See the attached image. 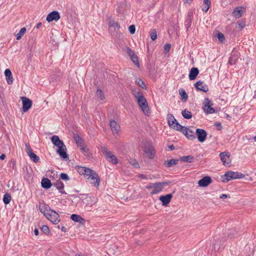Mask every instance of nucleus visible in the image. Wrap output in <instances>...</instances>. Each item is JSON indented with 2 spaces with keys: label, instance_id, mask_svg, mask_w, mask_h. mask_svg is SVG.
I'll list each match as a JSON object with an SVG mask.
<instances>
[{
  "label": "nucleus",
  "instance_id": "f257e3e1",
  "mask_svg": "<svg viewBox=\"0 0 256 256\" xmlns=\"http://www.w3.org/2000/svg\"><path fill=\"white\" fill-rule=\"evenodd\" d=\"M52 144L58 147L56 152L59 154L61 158L64 160L68 159V155L66 153V148L62 140H60L58 136L54 135L50 138Z\"/></svg>",
  "mask_w": 256,
  "mask_h": 256
},
{
  "label": "nucleus",
  "instance_id": "f03ea898",
  "mask_svg": "<svg viewBox=\"0 0 256 256\" xmlns=\"http://www.w3.org/2000/svg\"><path fill=\"white\" fill-rule=\"evenodd\" d=\"M39 209L46 218L54 224H56L60 221L58 214L55 210H52L48 205L44 206V210L40 208V206Z\"/></svg>",
  "mask_w": 256,
  "mask_h": 256
},
{
  "label": "nucleus",
  "instance_id": "7ed1b4c3",
  "mask_svg": "<svg viewBox=\"0 0 256 256\" xmlns=\"http://www.w3.org/2000/svg\"><path fill=\"white\" fill-rule=\"evenodd\" d=\"M136 97L139 106L144 114L148 116L150 114V110L146 98L141 92H138V96Z\"/></svg>",
  "mask_w": 256,
  "mask_h": 256
},
{
  "label": "nucleus",
  "instance_id": "20e7f679",
  "mask_svg": "<svg viewBox=\"0 0 256 256\" xmlns=\"http://www.w3.org/2000/svg\"><path fill=\"white\" fill-rule=\"evenodd\" d=\"M244 177V174L241 172L229 170L226 172L224 174L221 176V179L222 182L226 183L232 180L242 178Z\"/></svg>",
  "mask_w": 256,
  "mask_h": 256
},
{
  "label": "nucleus",
  "instance_id": "39448f33",
  "mask_svg": "<svg viewBox=\"0 0 256 256\" xmlns=\"http://www.w3.org/2000/svg\"><path fill=\"white\" fill-rule=\"evenodd\" d=\"M102 152L104 155L106 160L112 164H118V158L113 154L112 152L108 150V148L106 147L102 148Z\"/></svg>",
  "mask_w": 256,
  "mask_h": 256
},
{
  "label": "nucleus",
  "instance_id": "423d86ee",
  "mask_svg": "<svg viewBox=\"0 0 256 256\" xmlns=\"http://www.w3.org/2000/svg\"><path fill=\"white\" fill-rule=\"evenodd\" d=\"M22 100V110L23 112H27L32 106V101L30 98L22 96L20 98Z\"/></svg>",
  "mask_w": 256,
  "mask_h": 256
},
{
  "label": "nucleus",
  "instance_id": "0eeeda50",
  "mask_svg": "<svg viewBox=\"0 0 256 256\" xmlns=\"http://www.w3.org/2000/svg\"><path fill=\"white\" fill-rule=\"evenodd\" d=\"M26 152L30 159L35 163L38 162L40 160V158L33 152V150L30 146L28 144H26Z\"/></svg>",
  "mask_w": 256,
  "mask_h": 256
},
{
  "label": "nucleus",
  "instance_id": "6e6552de",
  "mask_svg": "<svg viewBox=\"0 0 256 256\" xmlns=\"http://www.w3.org/2000/svg\"><path fill=\"white\" fill-rule=\"evenodd\" d=\"M198 141L200 142H204L207 136V132L206 131L202 128H197L196 131Z\"/></svg>",
  "mask_w": 256,
  "mask_h": 256
},
{
  "label": "nucleus",
  "instance_id": "1a4fd4ad",
  "mask_svg": "<svg viewBox=\"0 0 256 256\" xmlns=\"http://www.w3.org/2000/svg\"><path fill=\"white\" fill-rule=\"evenodd\" d=\"M220 160L222 162L224 165L226 166H230L231 161L230 158V154L228 152H220Z\"/></svg>",
  "mask_w": 256,
  "mask_h": 256
},
{
  "label": "nucleus",
  "instance_id": "9d476101",
  "mask_svg": "<svg viewBox=\"0 0 256 256\" xmlns=\"http://www.w3.org/2000/svg\"><path fill=\"white\" fill-rule=\"evenodd\" d=\"M239 56L240 52L234 48L231 53L230 57L229 58L228 64L230 65L236 64L239 58Z\"/></svg>",
  "mask_w": 256,
  "mask_h": 256
},
{
  "label": "nucleus",
  "instance_id": "9b49d317",
  "mask_svg": "<svg viewBox=\"0 0 256 256\" xmlns=\"http://www.w3.org/2000/svg\"><path fill=\"white\" fill-rule=\"evenodd\" d=\"M172 197V194H168L160 196L159 200L162 202V206H166L170 203Z\"/></svg>",
  "mask_w": 256,
  "mask_h": 256
},
{
  "label": "nucleus",
  "instance_id": "f8f14e48",
  "mask_svg": "<svg viewBox=\"0 0 256 256\" xmlns=\"http://www.w3.org/2000/svg\"><path fill=\"white\" fill-rule=\"evenodd\" d=\"M60 13L58 11L54 10L48 14L46 20L48 22H50L54 20L56 22L60 20Z\"/></svg>",
  "mask_w": 256,
  "mask_h": 256
},
{
  "label": "nucleus",
  "instance_id": "ddd939ff",
  "mask_svg": "<svg viewBox=\"0 0 256 256\" xmlns=\"http://www.w3.org/2000/svg\"><path fill=\"white\" fill-rule=\"evenodd\" d=\"M212 182V179L210 176H205L200 180L198 184L200 187H206Z\"/></svg>",
  "mask_w": 256,
  "mask_h": 256
},
{
  "label": "nucleus",
  "instance_id": "4468645a",
  "mask_svg": "<svg viewBox=\"0 0 256 256\" xmlns=\"http://www.w3.org/2000/svg\"><path fill=\"white\" fill-rule=\"evenodd\" d=\"M246 8L242 6H238L236 7L232 12V16H234L236 18H240L244 12L245 11Z\"/></svg>",
  "mask_w": 256,
  "mask_h": 256
},
{
  "label": "nucleus",
  "instance_id": "2eb2a0df",
  "mask_svg": "<svg viewBox=\"0 0 256 256\" xmlns=\"http://www.w3.org/2000/svg\"><path fill=\"white\" fill-rule=\"evenodd\" d=\"M202 84L203 82L201 80L198 81L194 84L195 88L196 90L198 91H202L204 92H208V86L206 84L202 85Z\"/></svg>",
  "mask_w": 256,
  "mask_h": 256
},
{
  "label": "nucleus",
  "instance_id": "dca6fc26",
  "mask_svg": "<svg viewBox=\"0 0 256 256\" xmlns=\"http://www.w3.org/2000/svg\"><path fill=\"white\" fill-rule=\"evenodd\" d=\"M182 134L190 140H192L196 138V133L189 128H185V130H184V131L182 132Z\"/></svg>",
  "mask_w": 256,
  "mask_h": 256
},
{
  "label": "nucleus",
  "instance_id": "f3484780",
  "mask_svg": "<svg viewBox=\"0 0 256 256\" xmlns=\"http://www.w3.org/2000/svg\"><path fill=\"white\" fill-rule=\"evenodd\" d=\"M144 150V152L146 154L148 158L152 159L154 158L156 152L152 146H145Z\"/></svg>",
  "mask_w": 256,
  "mask_h": 256
},
{
  "label": "nucleus",
  "instance_id": "a211bd4d",
  "mask_svg": "<svg viewBox=\"0 0 256 256\" xmlns=\"http://www.w3.org/2000/svg\"><path fill=\"white\" fill-rule=\"evenodd\" d=\"M53 186L58 190L60 194H66L64 190V184L60 180H58L55 182L53 183Z\"/></svg>",
  "mask_w": 256,
  "mask_h": 256
},
{
  "label": "nucleus",
  "instance_id": "6ab92c4d",
  "mask_svg": "<svg viewBox=\"0 0 256 256\" xmlns=\"http://www.w3.org/2000/svg\"><path fill=\"white\" fill-rule=\"evenodd\" d=\"M110 127L114 134H118L120 129V126L114 120H111L110 122Z\"/></svg>",
  "mask_w": 256,
  "mask_h": 256
},
{
  "label": "nucleus",
  "instance_id": "aec40b11",
  "mask_svg": "<svg viewBox=\"0 0 256 256\" xmlns=\"http://www.w3.org/2000/svg\"><path fill=\"white\" fill-rule=\"evenodd\" d=\"M52 186H53V184L52 183L51 181L48 178H42L41 186L42 188L48 190Z\"/></svg>",
  "mask_w": 256,
  "mask_h": 256
},
{
  "label": "nucleus",
  "instance_id": "412c9836",
  "mask_svg": "<svg viewBox=\"0 0 256 256\" xmlns=\"http://www.w3.org/2000/svg\"><path fill=\"white\" fill-rule=\"evenodd\" d=\"M4 73L7 83L8 84H12L13 83L14 78L11 70L9 68H6Z\"/></svg>",
  "mask_w": 256,
  "mask_h": 256
},
{
  "label": "nucleus",
  "instance_id": "4be33fe9",
  "mask_svg": "<svg viewBox=\"0 0 256 256\" xmlns=\"http://www.w3.org/2000/svg\"><path fill=\"white\" fill-rule=\"evenodd\" d=\"M199 70L197 68H192L188 74L189 79L190 80H194L199 74Z\"/></svg>",
  "mask_w": 256,
  "mask_h": 256
},
{
  "label": "nucleus",
  "instance_id": "5701e85b",
  "mask_svg": "<svg viewBox=\"0 0 256 256\" xmlns=\"http://www.w3.org/2000/svg\"><path fill=\"white\" fill-rule=\"evenodd\" d=\"M72 220L75 222H79L80 224H83L86 220L85 219L82 218L80 216L76 214H72L70 216Z\"/></svg>",
  "mask_w": 256,
  "mask_h": 256
},
{
  "label": "nucleus",
  "instance_id": "b1692460",
  "mask_svg": "<svg viewBox=\"0 0 256 256\" xmlns=\"http://www.w3.org/2000/svg\"><path fill=\"white\" fill-rule=\"evenodd\" d=\"M74 138L78 147L80 148L84 146V140L80 137V136L76 134H74Z\"/></svg>",
  "mask_w": 256,
  "mask_h": 256
},
{
  "label": "nucleus",
  "instance_id": "393cba45",
  "mask_svg": "<svg viewBox=\"0 0 256 256\" xmlns=\"http://www.w3.org/2000/svg\"><path fill=\"white\" fill-rule=\"evenodd\" d=\"M90 177L92 180H96L93 183L94 184V186L96 187H98L100 185V178L98 176L96 172H94Z\"/></svg>",
  "mask_w": 256,
  "mask_h": 256
},
{
  "label": "nucleus",
  "instance_id": "a878e982",
  "mask_svg": "<svg viewBox=\"0 0 256 256\" xmlns=\"http://www.w3.org/2000/svg\"><path fill=\"white\" fill-rule=\"evenodd\" d=\"M171 128L176 130L180 131L182 133V132L184 131V130H185V128H186V127L182 126L177 120L172 126H171Z\"/></svg>",
  "mask_w": 256,
  "mask_h": 256
},
{
  "label": "nucleus",
  "instance_id": "bb28decb",
  "mask_svg": "<svg viewBox=\"0 0 256 256\" xmlns=\"http://www.w3.org/2000/svg\"><path fill=\"white\" fill-rule=\"evenodd\" d=\"M178 162V160L177 159H171L170 160L166 161L164 164L166 168H170L173 165L177 164Z\"/></svg>",
  "mask_w": 256,
  "mask_h": 256
},
{
  "label": "nucleus",
  "instance_id": "cd10ccee",
  "mask_svg": "<svg viewBox=\"0 0 256 256\" xmlns=\"http://www.w3.org/2000/svg\"><path fill=\"white\" fill-rule=\"evenodd\" d=\"M211 2L210 0H204L202 6V10L204 12H207L210 8Z\"/></svg>",
  "mask_w": 256,
  "mask_h": 256
},
{
  "label": "nucleus",
  "instance_id": "c85d7f7f",
  "mask_svg": "<svg viewBox=\"0 0 256 256\" xmlns=\"http://www.w3.org/2000/svg\"><path fill=\"white\" fill-rule=\"evenodd\" d=\"M80 148L82 152L88 158H92V154L89 152V149L87 148L86 146H82V147Z\"/></svg>",
  "mask_w": 256,
  "mask_h": 256
},
{
  "label": "nucleus",
  "instance_id": "c756f323",
  "mask_svg": "<svg viewBox=\"0 0 256 256\" xmlns=\"http://www.w3.org/2000/svg\"><path fill=\"white\" fill-rule=\"evenodd\" d=\"M179 93L180 96V100L184 102H186L188 98V96L186 90L184 88H180L179 90Z\"/></svg>",
  "mask_w": 256,
  "mask_h": 256
},
{
  "label": "nucleus",
  "instance_id": "7c9ffc66",
  "mask_svg": "<svg viewBox=\"0 0 256 256\" xmlns=\"http://www.w3.org/2000/svg\"><path fill=\"white\" fill-rule=\"evenodd\" d=\"M167 120L168 124L170 128L176 122V120L174 118V116L170 114L167 115Z\"/></svg>",
  "mask_w": 256,
  "mask_h": 256
},
{
  "label": "nucleus",
  "instance_id": "2f4dec72",
  "mask_svg": "<svg viewBox=\"0 0 256 256\" xmlns=\"http://www.w3.org/2000/svg\"><path fill=\"white\" fill-rule=\"evenodd\" d=\"M194 157L192 156H183L180 158V160L183 162L191 163L194 161Z\"/></svg>",
  "mask_w": 256,
  "mask_h": 256
},
{
  "label": "nucleus",
  "instance_id": "473e14b6",
  "mask_svg": "<svg viewBox=\"0 0 256 256\" xmlns=\"http://www.w3.org/2000/svg\"><path fill=\"white\" fill-rule=\"evenodd\" d=\"M182 116L186 119H190L192 118V113L188 111L187 109L182 110Z\"/></svg>",
  "mask_w": 256,
  "mask_h": 256
},
{
  "label": "nucleus",
  "instance_id": "72a5a7b5",
  "mask_svg": "<svg viewBox=\"0 0 256 256\" xmlns=\"http://www.w3.org/2000/svg\"><path fill=\"white\" fill-rule=\"evenodd\" d=\"M12 199L11 195L10 194L6 193L3 197V202L4 204H10Z\"/></svg>",
  "mask_w": 256,
  "mask_h": 256
},
{
  "label": "nucleus",
  "instance_id": "f704fd0d",
  "mask_svg": "<svg viewBox=\"0 0 256 256\" xmlns=\"http://www.w3.org/2000/svg\"><path fill=\"white\" fill-rule=\"evenodd\" d=\"M203 109L206 114H212L216 112L214 108H213L212 106H206V108L204 107Z\"/></svg>",
  "mask_w": 256,
  "mask_h": 256
},
{
  "label": "nucleus",
  "instance_id": "c9c22d12",
  "mask_svg": "<svg viewBox=\"0 0 256 256\" xmlns=\"http://www.w3.org/2000/svg\"><path fill=\"white\" fill-rule=\"evenodd\" d=\"M215 37H216L221 43L224 42L225 40L224 34L220 32H218L215 35Z\"/></svg>",
  "mask_w": 256,
  "mask_h": 256
},
{
  "label": "nucleus",
  "instance_id": "e433bc0d",
  "mask_svg": "<svg viewBox=\"0 0 256 256\" xmlns=\"http://www.w3.org/2000/svg\"><path fill=\"white\" fill-rule=\"evenodd\" d=\"M132 62L138 68H140V62L138 61V56L134 54V55H132L130 58Z\"/></svg>",
  "mask_w": 256,
  "mask_h": 256
},
{
  "label": "nucleus",
  "instance_id": "4c0bfd02",
  "mask_svg": "<svg viewBox=\"0 0 256 256\" xmlns=\"http://www.w3.org/2000/svg\"><path fill=\"white\" fill-rule=\"evenodd\" d=\"M26 28H22L20 30L19 32L16 35V40H20L26 33Z\"/></svg>",
  "mask_w": 256,
  "mask_h": 256
},
{
  "label": "nucleus",
  "instance_id": "58836bf2",
  "mask_svg": "<svg viewBox=\"0 0 256 256\" xmlns=\"http://www.w3.org/2000/svg\"><path fill=\"white\" fill-rule=\"evenodd\" d=\"M96 94L100 100H102L104 99V96L103 92L100 88H98L97 89Z\"/></svg>",
  "mask_w": 256,
  "mask_h": 256
},
{
  "label": "nucleus",
  "instance_id": "ea45409f",
  "mask_svg": "<svg viewBox=\"0 0 256 256\" xmlns=\"http://www.w3.org/2000/svg\"><path fill=\"white\" fill-rule=\"evenodd\" d=\"M136 82L139 86H140V88L144 90L146 89V84L142 79L138 78L136 80Z\"/></svg>",
  "mask_w": 256,
  "mask_h": 256
},
{
  "label": "nucleus",
  "instance_id": "a19ab883",
  "mask_svg": "<svg viewBox=\"0 0 256 256\" xmlns=\"http://www.w3.org/2000/svg\"><path fill=\"white\" fill-rule=\"evenodd\" d=\"M41 230L46 235H48L50 234L49 228L46 225H43L40 228Z\"/></svg>",
  "mask_w": 256,
  "mask_h": 256
},
{
  "label": "nucleus",
  "instance_id": "79ce46f5",
  "mask_svg": "<svg viewBox=\"0 0 256 256\" xmlns=\"http://www.w3.org/2000/svg\"><path fill=\"white\" fill-rule=\"evenodd\" d=\"M150 36L152 41L155 40L157 38V33L155 29H152L150 32Z\"/></svg>",
  "mask_w": 256,
  "mask_h": 256
},
{
  "label": "nucleus",
  "instance_id": "37998d69",
  "mask_svg": "<svg viewBox=\"0 0 256 256\" xmlns=\"http://www.w3.org/2000/svg\"><path fill=\"white\" fill-rule=\"evenodd\" d=\"M109 26L116 27V28H118V29H120V24L117 22H115L114 20H110V22Z\"/></svg>",
  "mask_w": 256,
  "mask_h": 256
},
{
  "label": "nucleus",
  "instance_id": "c03bdc74",
  "mask_svg": "<svg viewBox=\"0 0 256 256\" xmlns=\"http://www.w3.org/2000/svg\"><path fill=\"white\" fill-rule=\"evenodd\" d=\"M162 190V188L160 187L159 185L157 186L154 189L150 192V194L153 195L158 193Z\"/></svg>",
  "mask_w": 256,
  "mask_h": 256
},
{
  "label": "nucleus",
  "instance_id": "a18cd8bd",
  "mask_svg": "<svg viewBox=\"0 0 256 256\" xmlns=\"http://www.w3.org/2000/svg\"><path fill=\"white\" fill-rule=\"evenodd\" d=\"M204 107L206 108V106H212L214 105V103L212 102L209 100L208 98H206L204 99V102H203Z\"/></svg>",
  "mask_w": 256,
  "mask_h": 256
},
{
  "label": "nucleus",
  "instance_id": "49530a36",
  "mask_svg": "<svg viewBox=\"0 0 256 256\" xmlns=\"http://www.w3.org/2000/svg\"><path fill=\"white\" fill-rule=\"evenodd\" d=\"M63 180H70V177L68 174L64 172H62L60 175V179Z\"/></svg>",
  "mask_w": 256,
  "mask_h": 256
},
{
  "label": "nucleus",
  "instance_id": "de8ad7c7",
  "mask_svg": "<svg viewBox=\"0 0 256 256\" xmlns=\"http://www.w3.org/2000/svg\"><path fill=\"white\" fill-rule=\"evenodd\" d=\"M192 20L190 19H186L184 21V26H186V31L189 30V28H190L192 25Z\"/></svg>",
  "mask_w": 256,
  "mask_h": 256
},
{
  "label": "nucleus",
  "instance_id": "09e8293b",
  "mask_svg": "<svg viewBox=\"0 0 256 256\" xmlns=\"http://www.w3.org/2000/svg\"><path fill=\"white\" fill-rule=\"evenodd\" d=\"M84 175H86V176H90L94 172H95L94 170H92V169L90 168H86V170H84Z\"/></svg>",
  "mask_w": 256,
  "mask_h": 256
},
{
  "label": "nucleus",
  "instance_id": "8fccbe9b",
  "mask_svg": "<svg viewBox=\"0 0 256 256\" xmlns=\"http://www.w3.org/2000/svg\"><path fill=\"white\" fill-rule=\"evenodd\" d=\"M158 185V182H155V183H150L148 184L146 188L147 189H150L152 188H155Z\"/></svg>",
  "mask_w": 256,
  "mask_h": 256
},
{
  "label": "nucleus",
  "instance_id": "3c124183",
  "mask_svg": "<svg viewBox=\"0 0 256 256\" xmlns=\"http://www.w3.org/2000/svg\"><path fill=\"white\" fill-rule=\"evenodd\" d=\"M126 53L129 56L130 58L135 54L134 51L130 47H126Z\"/></svg>",
  "mask_w": 256,
  "mask_h": 256
},
{
  "label": "nucleus",
  "instance_id": "603ef678",
  "mask_svg": "<svg viewBox=\"0 0 256 256\" xmlns=\"http://www.w3.org/2000/svg\"><path fill=\"white\" fill-rule=\"evenodd\" d=\"M84 170H86V167L84 166H78L77 169V172L81 175L84 174Z\"/></svg>",
  "mask_w": 256,
  "mask_h": 256
},
{
  "label": "nucleus",
  "instance_id": "864d4df0",
  "mask_svg": "<svg viewBox=\"0 0 256 256\" xmlns=\"http://www.w3.org/2000/svg\"><path fill=\"white\" fill-rule=\"evenodd\" d=\"M128 31L130 32V34H134L136 32V27L135 26L134 24L130 25L128 27Z\"/></svg>",
  "mask_w": 256,
  "mask_h": 256
},
{
  "label": "nucleus",
  "instance_id": "5fc2aeb1",
  "mask_svg": "<svg viewBox=\"0 0 256 256\" xmlns=\"http://www.w3.org/2000/svg\"><path fill=\"white\" fill-rule=\"evenodd\" d=\"M171 44H166L164 45V52L166 54L168 52L170 48Z\"/></svg>",
  "mask_w": 256,
  "mask_h": 256
},
{
  "label": "nucleus",
  "instance_id": "6e6d98bb",
  "mask_svg": "<svg viewBox=\"0 0 256 256\" xmlns=\"http://www.w3.org/2000/svg\"><path fill=\"white\" fill-rule=\"evenodd\" d=\"M130 164L136 168H138L139 166L138 163L136 160H132L130 162Z\"/></svg>",
  "mask_w": 256,
  "mask_h": 256
},
{
  "label": "nucleus",
  "instance_id": "4d7b16f0",
  "mask_svg": "<svg viewBox=\"0 0 256 256\" xmlns=\"http://www.w3.org/2000/svg\"><path fill=\"white\" fill-rule=\"evenodd\" d=\"M214 125L216 126V128L218 130H220L222 128V124L220 122H215Z\"/></svg>",
  "mask_w": 256,
  "mask_h": 256
},
{
  "label": "nucleus",
  "instance_id": "13d9d810",
  "mask_svg": "<svg viewBox=\"0 0 256 256\" xmlns=\"http://www.w3.org/2000/svg\"><path fill=\"white\" fill-rule=\"evenodd\" d=\"M238 24L239 28H242L246 26V24L242 21L238 22Z\"/></svg>",
  "mask_w": 256,
  "mask_h": 256
},
{
  "label": "nucleus",
  "instance_id": "bf43d9fd",
  "mask_svg": "<svg viewBox=\"0 0 256 256\" xmlns=\"http://www.w3.org/2000/svg\"><path fill=\"white\" fill-rule=\"evenodd\" d=\"M158 185L160 187L162 188V186H166V185H168V184H170V182L168 181V182H158Z\"/></svg>",
  "mask_w": 256,
  "mask_h": 256
},
{
  "label": "nucleus",
  "instance_id": "052dcab7",
  "mask_svg": "<svg viewBox=\"0 0 256 256\" xmlns=\"http://www.w3.org/2000/svg\"><path fill=\"white\" fill-rule=\"evenodd\" d=\"M193 14L192 12H189L188 14L186 19H190L192 20Z\"/></svg>",
  "mask_w": 256,
  "mask_h": 256
},
{
  "label": "nucleus",
  "instance_id": "680f3d73",
  "mask_svg": "<svg viewBox=\"0 0 256 256\" xmlns=\"http://www.w3.org/2000/svg\"><path fill=\"white\" fill-rule=\"evenodd\" d=\"M230 196L226 194H222L220 196V198H222V199H224V198H230Z\"/></svg>",
  "mask_w": 256,
  "mask_h": 256
},
{
  "label": "nucleus",
  "instance_id": "e2e57ef3",
  "mask_svg": "<svg viewBox=\"0 0 256 256\" xmlns=\"http://www.w3.org/2000/svg\"><path fill=\"white\" fill-rule=\"evenodd\" d=\"M34 234L36 236H38L39 234V230L38 228H35L34 230Z\"/></svg>",
  "mask_w": 256,
  "mask_h": 256
},
{
  "label": "nucleus",
  "instance_id": "0e129e2a",
  "mask_svg": "<svg viewBox=\"0 0 256 256\" xmlns=\"http://www.w3.org/2000/svg\"><path fill=\"white\" fill-rule=\"evenodd\" d=\"M6 157V154H2L0 156V160H3L5 159Z\"/></svg>",
  "mask_w": 256,
  "mask_h": 256
},
{
  "label": "nucleus",
  "instance_id": "69168bd1",
  "mask_svg": "<svg viewBox=\"0 0 256 256\" xmlns=\"http://www.w3.org/2000/svg\"><path fill=\"white\" fill-rule=\"evenodd\" d=\"M168 147L171 150H173L175 149V147L173 144L168 145Z\"/></svg>",
  "mask_w": 256,
  "mask_h": 256
},
{
  "label": "nucleus",
  "instance_id": "338daca9",
  "mask_svg": "<svg viewBox=\"0 0 256 256\" xmlns=\"http://www.w3.org/2000/svg\"><path fill=\"white\" fill-rule=\"evenodd\" d=\"M61 230L64 232H66V228L64 226H62L61 228Z\"/></svg>",
  "mask_w": 256,
  "mask_h": 256
},
{
  "label": "nucleus",
  "instance_id": "774afa93",
  "mask_svg": "<svg viewBox=\"0 0 256 256\" xmlns=\"http://www.w3.org/2000/svg\"><path fill=\"white\" fill-rule=\"evenodd\" d=\"M42 24L41 22H39L36 25V28L37 29H38L40 28V26H42Z\"/></svg>",
  "mask_w": 256,
  "mask_h": 256
}]
</instances>
